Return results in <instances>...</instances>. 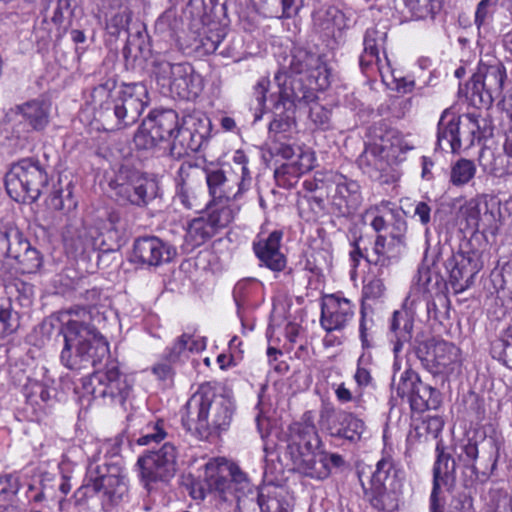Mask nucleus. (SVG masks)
Masks as SVG:
<instances>
[{
  "label": "nucleus",
  "instance_id": "9b49d317",
  "mask_svg": "<svg viewBox=\"0 0 512 512\" xmlns=\"http://www.w3.org/2000/svg\"><path fill=\"white\" fill-rule=\"evenodd\" d=\"M176 457V447L171 443H165L159 450L149 451L138 458L140 479L148 492L154 489V484L166 482L174 476Z\"/></svg>",
  "mask_w": 512,
  "mask_h": 512
},
{
  "label": "nucleus",
  "instance_id": "20e7f679",
  "mask_svg": "<svg viewBox=\"0 0 512 512\" xmlns=\"http://www.w3.org/2000/svg\"><path fill=\"white\" fill-rule=\"evenodd\" d=\"M234 409L230 398L217 395L209 384H203L184 406L182 424L187 430L207 437L230 426Z\"/></svg>",
  "mask_w": 512,
  "mask_h": 512
},
{
  "label": "nucleus",
  "instance_id": "2eb2a0df",
  "mask_svg": "<svg viewBox=\"0 0 512 512\" xmlns=\"http://www.w3.org/2000/svg\"><path fill=\"white\" fill-rule=\"evenodd\" d=\"M278 87V104L281 103L285 107L288 103L290 106H298L301 104L308 105L316 100V91L322 90L316 87V84L307 81L303 77H293L288 72L281 69L274 77Z\"/></svg>",
  "mask_w": 512,
  "mask_h": 512
},
{
  "label": "nucleus",
  "instance_id": "79ce46f5",
  "mask_svg": "<svg viewBox=\"0 0 512 512\" xmlns=\"http://www.w3.org/2000/svg\"><path fill=\"white\" fill-rule=\"evenodd\" d=\"M370 496L372 506L378 510L392 512L398 508L399 495L395 485L370 486Z\"/></svg>",
  "mask_w": 512,
  "mask_h": 512
},
{
  "label": "nucleus",
  "instance_id": "338daca9",
  "mask_svg": "<svg viewBox=\"0 0 512 512\" xmlns=\"http://www.w3.org/2000/svg\"><path fill=\"white\" fill-rule=\"evenodd\" d=\"M233 162L236 165V168L232 171L238 173L239 179L247 178V185L251 186V173L247 166L248 164V158L245 155V153L241 150H238L235 152L233 156Z\"/></svg>",
  "mask_w": 512,
  "mask_h": 512
},
{
  "label": "nucleus",
  "instance_id": "69168bd1",
  "mask_svg": "<svg viewBox=\"0 0 512 512\" xmlns=\"http://www.w3.org/2000/svg\"><path fill=\"white\" fill-rule=\"evenodd\" d=\"M177 197L187 209H198L200 207L194 190L186 182L180 185Z\"/></svg>",
  "mask_w": 512,
  "mask_h": 512
},
{
  "label": "nucleus",
  "instance_id": "4468645a",
  "mask_svg": "<svg viewBox=\"0 0 512 512\" xmlns=\"http://www.w3.org/2000/svg\"><path fill=\"white\" fill-rule=\"evenodd\" d=\"M205 179L211 201L214 203H236L249 190L247 178L239 179L238 173L222 169H208Z\"/></svg>",
  "mask_w": 512,
  "mask_h": 512
},
{
  "label": "nucleus",
  "instance_id": "8fccbe9b",
  "mask_svg": "<svg viewBox=\"0 0 512 512\" xmlns=\"http://www.w3.org/2000/svg\"><path fill=\"white\" fill-rule=\"evenodd\" d=\"M405 5L415 19L433 18L441 8L440 0H405Z\"/></svg>",
  "mask_w": 512,
  "mask_h": 512
},
{
  "label": "nucleus",
  "instance_id": "a878e982",
  "mask_svg": "<svg viewBox=\"0 0 512 512\" xmlns=\"http://www.w3.org/2000/svg\"><path fill=\"white\" fill-rule=\"evenodd\" d=\"M351 427L357 429L358 422L356 416L344 410H337L331 405H324L320 410L319 424L330 436L338 438L345 436L343 432V423L347 422Z\"/></svg>",
  "mask_w": 512,
  "mask_h": 512
},
{
  "label": "nucleus",
  "instance_id": "603ef678",
  "mask_svg": "<svg viewBox=\"0 0 512 512\" xmlns=\"http://www.w3.org/2000/svg\"><path fill=\"white\" fill-rule=\"evenodd\" d=\"M296 159L288 164L289 173L294 176H300L313 169L315 165V155L310 149H302L297 147Z\"/></svg>",
  "mask_w": 512,
  "mask_h": 512
},
{
  "label": "nucleus",
  "instance_id": "0eeeda50",
  "mask_svg": "<svg viewBox=\"0 0 512 512\" xmlns=\"http://www.w3.org/2000/svg\"><path fill=\"white\" fill-rule=\"evenodd\" d=\"M48 183L44 168L37 161L22 159L6 174V190L17 202L36 201Z\"/></svg>",
  "mask_w": 512,
  "mask_h": 512
},
{
  "label": "nucleus",
  "instance_id": "052dcab7",
  "mask_svg": "<svg viewBox=\"0 0 512 512\" xmlns=\"http://www.w3.org/2000/svg\"><path fill=\"white\" fill-rule=\"evenodd\" d=\"M49 205L55 210L70 211L76 208L77 203L74 201L71 191H68L64 197L63 191L56 190L49 197Z\"/></svg>",
  "mask_w": 512,
  "mask_h": 512
},
{
  "label": "nucleus",
  "instance_id": "b1692460",
  "mask_svg": "<svg viewBox=\"0 0 512 512\" xmlns=\"http://www.w3.org/2000/svg\"><path fill=\"white\" fill-rule=\"evenodd\" d=\"M282 232L273 231L264 240L254 243V252L262 265L272 271H282L286 266V259L280 251Z\"/></svg>",
  "mask_w": 512,
  "mask_h": 512
},
{
  "label": "nucleus",
  "instance_id": "6e6552de",
  "mask_svg": "<svg viewBox=\"0 0 512 512\" xmlns=\"http://www.w3.org/2000/svg\"><path fill=\"white\" fill-rule=\"evenodd\" d=\"M157 82L179 98L195 99L203 89L202 78L188 63L157 61L154 65Z\"/></svg>",
  "mask_w": 512,
  "mask_h": 512
},
{
  "label": "nucleus",
  "instance_id": "dca6fc26",
  "mask_svg": "<svg viewBox=\"0 0 512 512\" xmlns=\"http://www.w3.org/2000/svg\"><path fill=\"white\" fill-rule=\"evenodd\" d=\"M289 70V75L303 77L321 89H326L330 85L331 73L326 63L320 56L304 49H297L292 54Z\"/></svg>",
  "mask_w": 512,
  "mask_h": 512
},
{
  "label": "nucleus",
  "instance_id": "09e8293b",
  "mask_svg": "<svg viewBox=\"0 0 512 512\" xmlns=\"http://www.w3.org/2000/svg\"><path fill=\"white\" fill-rule=\"evenodd\" d=\"M420 381L421 379L415 371L406 369L401 372L398 380L396 379V375L393 376L392 391L395 392L397 396L401 398L407 397L410 400Z\"/></svg>",
  "mask_w": 512,
  "mask_h": 512
},
{
  "label": "nucleus",
  "instance_id": "f257e3e1",
  "mask_svg": "<svg viewBox=\"0 0 512 512\" xmlns=\"http://www.w3.org/2000/svg\"><path fill=\"white\" fill-rule=\"evenodd\" d=\"M189 489L195 500H204L206 497L216 501L236 500L240 506L242 498L252 494L251 500L256 496L261 512H289L288 504L278 488H266L254 493L246 475L224 458L210 459L204 466L203 477L193 481Z\"/></svg>",
  "mask_w": 512,
  "mask_h": 512
},
{
  "label": "nucleus",
  "instance_id": "aec40b11",
  "mask_svg": "<svg viewBox=\"0 0 512 512\" xmlns=\"http://www.w3.org/2000/svg\"><path fill=\"white\" fill-rule=\"evenodd\" d=\"M175 250L158 237H142L134 242L133 260L147 266H159L169 262Z\"/></svg>",
  "mask_w": 512,
  "mask_h": 512
},
{
  "label": "nucleus",
  "instance_id": "a211bd4d",
  "mask_svg": "<svg viewBox=\"0 0 512 512\" xmlns=\"http://www.w3.org/2000/svg\"><path fill=\"white\" fill-rule=\"evenodd\" d=\"M158 190L157 181L134 172L127 182L118 186L117 195L132 205L143 207L157 197Z\"/></svg>",
  "mask_w": 512,
  "mask_h": 512
},
{
  "label": "nucleus",
  "instance_id": "2f4dec72",
  "mask_svg": "<svg viewBox=\"0 0 512 512\" xmlns=\"http://www.w3.org/2000/svg\"><path fill=\"white\" fill-rule=\"evenodd\" d=\"M481 122L485 123V120H480L473 113L456 116L460 148L462 145H466L469 148L474 145L475 141H479L485 136V127L482 126Z\"/></svg>",
  "mask_w": 512,
  "mask_h": 512
},
{
  "label": "nucleus",
  "instance_id": "e433bc0d",
  "mask_svg": "<svg viewBox=\"0 0 512 512\" xmlns=\"http://www.w3.org/2000/svg\"><path fill=\"white\" fill-rule=\"evenodd\" d=\"M409 402L412 410L424 412L437 409L441 401L440 394L435 388L420 381Z\"/></svg>",
  "mask_w": 512,
  "mask_h": 512
},
{
  "label": "nucleus",
  "instance_id": "a18cd8bd",
  "mask_svg": "<svg viewBox=\"0 0 512 512\" xmlns=\"http://www.w3.org/2000/svg\"><path fill=\"white\" fill-rule=\"evenodd\" d=\"M1 134H5L4 138L10 142V146L15 150L25 149L30 144V131L22 122L15 125L4 122L1 126Z\"/></svg>",
  "mask_w": 512,
  "mask_h": 512
},
{
  "label": "nucleus",
  "instance_id": "c85d7f7f",
  "mask_svg": "<svg viewBox=\"0 0 512 512\" xmlns=\"http://www.w3.org/2000/svg\"><path fill=\"white\" fill-rule=\"evenodd\" d=\"M456 115L445 110L438 122L437 144L443 151L457 153L460 150Z\"/></svg>",
  "mask_w": 512,
  "mask_h": 512
},
{
  "label": "nucleus",
  "instance_id": "a19ab883",
  "mask_svg": "<svg viewBox=\"0 0 512 512\" xmlns=\"http://www.w3.org/2000/svg\"><path fill=\"white\" fill-rule=\"evenodd\" d=\"M30 247V242L17 228H10L0 234V249L5 250L8 257L16 259Z\"/></svg>",
  "mask_w": 512,
  "mask_h": 512
},
{
  "label": "nucleus",
  "instance_id": "1a4fd4ad",
  "mask_svg": "<svg viewBox=\"0 0 512 512\" xmlns=\"http://www.w3.org/2000/svg\"><path fill=\"white\" fill-rule=\"evenodd\" d=\"M82 388L84 394L91 395L94 399L102 398L110 403L122 404L131 390V385L117 364L110 362L104 369L83 379Z\"/></svg>",
  "mask_w": 512,
  "mask_h": 512
},
{
  "label": "nucleus",
  "instance_id": "7c9ffc66",
  "mask_svg": "<svg viewBox=\"0 0 512 512\" xmlns=\"http://www.w3.org/2000/svg\"><path fill=\"white\" fill-rule=\"evenodd\" d=\"M365 218L369 220V225L377 233L385 230L389 225L393 227L396 220L402 219L395 204L390 201H381L369 207L365 211Z\"/></svg>",
  "mask_w": 512,
  "mask_h": 512
},
{
  "label": "nucleus",
  "instance_id": "f3484780",
  "mask_svg": "<svg viewBox=\"0 0 512 512\" xmlns=\"http://www.w3.org/2000/svg\"><path fill=\"white\" fill-rule=\"evenodd\" d=\"M356 306L339 294L326 295L321 303V327L327 332L345 329L355 317Z\"/></svg>",
  "mask_w": 512,
  "mask_h": 512
},
{
  "label": "nucleus",
  "instance_id": "473e14b6",
  "mask_svg": "<svg viewBox=\"0 0 512 512\" xmlns=\"http://www.w3.org/2000/svg\"><path fill=\"white\" fill-rule=\"evenodd\" d=\"M116 81L108 79L94 87L90 94L89 103L95 111L96 117L103 124V115L106 110H112L114 99L117 96Z\"/></svg>",
  "mask_w": 512,
  "mask_h": 512
},
{
  "label": "nucleus",
  "instance_id": "72a5a7b5",
  "mask_svg": "<svg viewBox=\"0 0 512 512\" xmlns=\"http://www.w3.org/2000/svg\"><path fill=\"white\" fill-rule=\"evenodd\" d=\"M116 81L108 79L94 87L90 94L89 103L95 111L96 117L103 124V115L106 110H112L114 99L117 96Z\"/></svg>",
  "mask_w": 512,
  "mask_h": 512
},
{
  "label": "nucleus",
  "instance_id": "4c0bfd02",
  "mask_svg": "<svg viewBox=\"0 0 512 512\" xmlns=\"http://www.w3.org/2000/svg\"><path fill=\"white\" fill-rule=\"evenodd\" d=\"M240 206L236 203H214L210 201L209 213L206 217L214 231L227 227L239 212Z\"/></svg>",
  "mask_w": 512,
  "mask_h": 512
},
{
  "label": "nucleus",
  "instance_id": "864d4df0",
  "mask_svg": "<svg viewBox=\"0 0 512 512\" xmlns=\"http://www.w3.org/2000/svg\"><path fill=\"white\" fill-rule=\"evenodd\" d=\"M309 120L318 129L328 130L332 127V110L317 101L310 104Z\"/></svg>",
  "mask_w": 512,
  "mask_h": 512
},
{
  "label": "nucleus",
  "instance_id": "bb28decb",
  "mask_svg": "<svg viewBox=\"0 0 512 512\" xmlns=\"http://www.w3.org/2000/svg\"><path fill=\"white\" fill-rule=\"evenodd\" d=\"M460 215L466 221L467 227L479 230H487L494 222V214L489 210L487 203L482 211L479 198H471L460 208Z\"/></svg>",
  "mask_w": 512,
  "mask_h": 512
},
{
  "label": "nucleus",
  "instance_id": "13d9d810",
  "mask_svg": "<svg viewBox=\"0 0 512 512\" xmlns=\"http://www.w3.org/2000/svg\"><path fill=\"white\" fill-rule=\"evenodd\" d=\"M72 0H57L53 7L51 21L62 29L63 32L70 26V19L73 15Z\"/></svg>",
  "mask_w": 512,
  "mask_h": 512
},
{
  "label": "nucleus",
  "instance_id": "bf43d9fd",
  "mask_svg": "<svg viewBox=\"0 0 512 512\" xmlns=\"http://www.w3.org/2000/svg\"><path fill=\"white\" fill-rule=\"evenodd\" d=\"M22 273H34L42 265L40 253L32 246L15 259Z\"/></svg>",
  "mask_w": 512,
  "mask_h": 512
},
{
  "label": "nucleus",
  "instance_id": "9d476101",
  "mask_svg": "<svg viewBox=\"0 0 512 512\" xmlns=\"http://www.w3.org/2000/svg\"><path fill=\"white\" fill-rule=\"evenodd\" d=\"M506 77V68L502 62L486 56L479 61L477 70L471 78L472 96H478L480 104L491 106L502 96Z\"/></svg>",
  "mask_w": 512,
  "mask_h": 512
},
{
  "label": "nucleus",
  "instance_id": "ddd939ff",
  "mask_svg": "<svg viewBox=\"0 0 512 512\" xmlns=\"http://www.w3.org/2000/svg\"><path fill=\"white\" fill-rule=\"evenodd\" d=\"M406 234L405 220H396L388 236L377 235L371 253L366 256V261L375 266L388 267L400 259L407 248Z\"/></svg>",
  "mask_w": 512,
  "mask_h": 512
},
{
  "label": "nucleus",
  "instance_id": "423d86ee",
  "mask_svg": "<svg viewBox=\"0 0 512 512\" xmlns=\"http://www.w3.org/2000/svg\"><path fill=\"white\" fill-rule=\"evenodd\" d=\"M148 103L146 86L141 83L124 85L117 92L112 110L103 115V127L106 130H120L135 124Z\"/></svg>",
  "mask_w": 512,
  "mask_h": 512
},
{
  "label": "nucleus",
  "instance_id": "6ab92c4d",
  "mask_svg": "<svg viewBox=\"0 0 512 512\" xmlns=\"http://www.w3.org/2000/svg\"><path fill=\"white\" fill-rule=\"evenodd\" d=\"M373 134L390 165L405 161L407 152L415 147L408 136L394 128L375 127Z\"/></svg>",
  "mask_w": 512,
  "mask_h": 512
},
{
  "label": "nucleus",
  "instance_id": "774afa93",
  "mask_svg": "<svg viewBox=\"0 0 512 512\" xmlns=\"http://www.w3.org/2000/svg\"><path fill=\"white\" fill-rule=\"evenodd\" d=\"M218 0H190L192 13L199 18L209 16L217 5Z\"/></svg>",
  "mask_w": 512,
  "mask_h": 512
},
{
  "label": "nucleus",
  "instance_id": "f704fd0d",
  "mask_svg": "<svg viewBox=\"0 0 512 512\" xmlns=\"http://www.w3.org/2000/svg\"><path fill=\"white\" fill-rule=\"evenodd\" d=\"M21 119L34 131H42L49 123V105L44 101L32 100L18 106Z\"/></svg>",
  "mask_w": 512,
  "mask_h": 512
},
{
  "label": "nucleus",
  "instance_id": "5fc2aeb1",
  "mask_svg": "<svg viewBox=\"0 0 512 512\" xmlns=\"http://www.w3.org/2000/svg\"><path fill=\"white\" fill-rule=\"evenodd\" d=\"M167 436L164 429L162 420L147 424L141 432V436L136 440V443L141 446L151 445L163 441Z\"/></svg>",
  "mask_w": 512,
  "mask_h": 512
},
{
  "label": "nucleus",
  "instance_id": "ea45409f",
  "mask_svg": "<svg viewBox=\"0 0 512 512\" xmlns=\"http://www.w3.org/2000/svg\"><path fill=\"white\" fill-rule=\"evenodd\" d=\"M216 234L206 217L191 220L186 228L185 242L191 248L204 244Z\"/></svg>",
  "mask_w": 512,
  "mask_h": 512
},
{
  "label": "nucleus",
  "instance_id": "c756f323",
  "mask_svg": "<svg viewBox=\"0 0 512 512\" xmlns=\"http://www.w3.org/2000/svg\"><path fill=\"white\" fill-rule=\"evenodd\" d=\"M357 163L360 169L370 177H374L376 173L387 170L390 164L375 135L373 136V142L367 145L358 157Z\"/></svg>",
  "mask_w": 512,
  "mask_h": 512
},
{
  "label": "nucleus",
  "instance_id": "c03bdc74",
  "mask_svg": "<svg viewBox=\"0 0 512 512\" xmlns=\"http://www.w3.org/2000/svg\"><path fill=\"white\" fill-rule=\"evenodd\" d=\"M397 470L390 456H384L378 461L376 469L370 479V486L382 487L395 485Z\"/></svg>",
  "mask_w": 512,
  "mask_h": 512
},
{
  "label": "nucleus",
  "instance_id": "4d7b16f0",
  "mask_svg": "<svg viewBox=\"0 0 512 512\" xmlns=\"http://www.w3.org/2000/svg\"><path fill=\"white\" fill-rule=\"evenodd\" d=\"M18 326V314L13 311L11 303H0V338L12 334Z\"/></svg>",
  "mask_w": 512,
  "mask_h": 512
},
{
  "label": "nucleus",
  "instance_id": "58836bf2",
  "mask_svg": "<svg viewBox=\"0 0 512 512\" xmlns=\"http://www.w3.org/2000/svg\"><path fill=\"white\" fill-rule=\"evenodd\" d=\"M52 391L54 390L47 383L31 378L27 379L23 388L27 403L39 410L52 400Z\"/></svg>",
  "mask_w": 512,
  "mask_h": 512
},
{
  "label": "nucleus",
  "instance_id": "4be33fe9",
  "mask_svg": "<svg viewBox=\"0 0 512 512\" xmlns=\"http://www.w3.org/2000/svg\"><path fill=\"white\" fill-rule=\"evenodd\" d=\"M420 353L421 349L419 348L418 357L434 374L452 373L460 361V350L454 344L446 341L436 342L427 357H422Z\"/></svg>",
  "mask_w": 512,
  "mask_h": 512
},
{
  "label": "nucleus",
  "instance_id": "680f3d73",
  "mask_svg": "<svg viewBox=\"0 0 512 512\" xmlns=\"http://www.w3.org/2000/svg\"><path fill=\"white\" fill-rule=\"evenodd\" d=\"M20 487V479L16 473L0 474V497L7 499L14 496Z\"/></svg>",
  "mask_w": 512,
  "mask_h": 512
},
{
  "label": "nucleus",
  "instance_id": "e2e57ef3",
  "mask_svg": "<svg viewBox=\"0 0 512 512\" xmlns=\"http://www.w3.org/2000/svg\"><path fill=\"white\" fill-rule=\"evenodd\" d=\"M132 13L124 10L116 13L107 23V29L111 35L118 36L121 31L127 30L131 21Z\"/></svg>",
  "mask_w": 512,
  "mask_h": 512
},
{
  "label": "nucleus",
  "instance_id": "37998d69",
  "mask_svg": "<svg viewBox=\"0 0 512 512\" xmlns=\"http://www.w3.org/2000/svg\"><path fill=\"white\" fill-rule=\"evenodd\" d=\"M492 357L512 369V319L500 336L491 343Z\"/></svg>",
  "mask_w": 512,
  "mask_h": 512
},
{
  "label": "nucleus",
  "instance_id": "393cba45",
  "mask_svg": "<svg viewBox=\"0 0 512 512\" xmlns=\"http://www.w3.org/2000/svg\"><path fill=\"white\" fill-rule=\"evenodd\" d=\"M146 120L151 122L155 134L159 135L162 142L175 140L178 136L186 134L191 135L189 131L181 130L178 114L172 109L152 111Z\"/></svg>",
  "mask_w": 512,
  "mask_h": 512
},
{
  "label": "nucleus",
  "instance_id": "49530a36",
  "mask_svg": "<svg viewBox=\"0 0 512 512\" xmlns=\"http://www.w3.org/2000/svg\"><path fill=\"white\" fill-rule=\"evenodd\" d=\"M205 348L202 340H194L188 334L178 337L171 347L167 348L165 358L170 362H176L186 351L198 352Z\"/></svg>",
  "mask_w": 512,
  "mask_h": 512
},
{
  "label": "nucleus",
  "instance_id": "c9c22d12",
  "mask_svg": "<svg viewBox=\"0 0 512 512\" xmlns=\"http://www.w3.org/2000/svg\"><path fill=\"white\" fill-rule=\"evenodd\" d=\"M391 337L393 343V352L397 355L404 343L412 338L413 322L406 313L395 311L390 325Z\"/></svg>",
  "mask_w": 512,
  "mask_h": 512
},
{
  "label": "nucleus",
  "instance_id": "0e129e2a",
  "mask_svg": "<svg viewBox=\"0 0 512 512\" xmlns=\"http://www.w3.org/2000/svg\"><path fill=\"white\" fill-rule=\"evenodd\" d=\"M385 285L380 278H373L363 287V297L367 300H377L384 296Z\"/></svg>",
  "mask_w": 512,
  "mask_h": 512
},
{
  "label": "nucleus",
  "instance_id": "412c9836",
  "mask_svg": "<svg viewBox=\"0 0 512 512\" xmlns=\"http://www.w3.org/2000/svg\"><path fill=\"white\" fill-rule=\"evenodd\" d=\"M446 269L449 271L454 292L462 293L473 284L480 267L472 255L458 252L446 261Z\"/></svg>",
  "mask_w": 512,
  "mask_h": 512
},
{
  "label": "nucleus",
  "instance_id": "f03ea898",
  "mask_svg": "<svg viewBox=\"0 0 512 512\" xmlns=\"http://www.w3.org/2000/svg\"><path fill=\"white\" fill-rule=\"evenodd\" d=\"M68 316L61 329L64 337V347L60 354L61 363L70 370L96 366L108 355L109 346L92 323V310L82 307L71 308Z\"/></svg>",
  "mask_w": 512,
  "mask_h": 512
},
{
  "label": "nucleus",
  "instance_id": "cd10ccee",
  "mask_svg": "<svg viewBox=\"0 0 512 512\" xmlns=\"http://www.w3.org/2000/svg\"><path fill=\"white\" fill-rule=\"evenodd\" d=\"M504 154L507 156V164L503 163L502 155H495L492 150L482 148L479 152L478 162L483 171L496 177H501L505 174H512V141H506L503 146Z\"/></svg>",
  "mask_w": 512,
  "mask_h": 512
},
{
  "label": "nucleus",
  "instance_id": "39448f33",
  "mask_svg": "<svg viewBox=\"0 0 512 512\" xmlns=\"http://www.w3.org/2000/svg\"><path fill=\"white\" fill-rule=\"evenodd\" d=\"M310 190L326 188L331 210L337 216L354 215L363 203L360 184L333 171L316 172L314 183L305 182Z\"/></svg>",
  "mask_w": 512,
  "mask_h": 512
},
{
  "label": "nucleus",
  "instance_id": "3c124183",
  "mask_svg": "<svg viewBox=\"0 0 512 512\" xmlns=\"http://www.w3.org/2000/svg\"><path fill=\"white\" fill-rule=\"evenodd\" d=\"M150 123L145 119L134 135V144L140 150L153 149L162 142L159 135L155 134Z\"/></svg>",
  "mask_w": 512,
  "mask_h": 512
},
{
  "label": "nucleus",
  "instance_id": "6e6d98bb",
  "mask_svg": "<svg viewBox=\"0 0 512 512\" xmlns=\"http://www.w3.org/2000/svg\"><path fill=\"white\" fill-rule=\"evenodd\" d=\"M386 32L375 28L367 29L364 36V60L367 56L377 57L380 50L384 48Z\"/></svg>",
  "mask_w": 512,
  "mask_h": 512
},
{
  "label": "nucleus",
  "instance_id": "f8f14e48",
  "mask_svg": "<svg viewBox=\"0 0 512 512\" xmlns=\"http://www.w3.org/2000/svg\"><path fill=\"white\" fill-rule=\"evenodd\" d=\"M86 481L87 488L112 504L121 501L128 491L126 478L116 466L91 462L87 467Z\"/></svg>",
  "mask_w": 512,
  "mask_h": 512
},
{
  "label": "nucleus",
  "instance_id": "5701e85b",
  "mask_svg": "<svg viewBox=\"0 0 512 512\" xmlns=\"http://www.w3.org/2000/svg\"><path fill=\"white\" fill-rule=\"evenodd\" d=\"M437 459L433 467V487L430 495V512H444V503L439 499L441 482L446 483L455 472V462L439 445L436 447Z\"/></svg>",
  "mask_w": 512,
  "mask_h": 512
},
{
  "label": "nucleus",
  "instance_id": "7ed1b4c3",
  "mask_svg": "<svg viewBox=\"0 0 512 512\" xmlns=\"http://www.w3.org/2000/svg\"><path fill=\"white\" fill-rule=\"evenodd\" d=\"M287 453L294 468L313 479H326L332 467L344 464L341 455L319 450L321 440L311 417L304 415L302 421L294 422L287 431Z\"/></svg>",
  "mask_w": 512,
  "mask_h": 512
},
{
  "label": "nucleus",
  "instance_id": "de8ad7c7",
  "mask_svg": "<svg viewBox=\"0 0 512 512\" xmlns=\"http://www.w3.org/2000/svg\"><path fill=\"white\" fill-rule=\"evenodd\" d=\"M476 170L474 161L466 158L458 159L451 166V184L457 187L468 184L475 177Z\"/></svg>",
  "mask_w": 512,
  "mask_h": 512
}]
</instances>
